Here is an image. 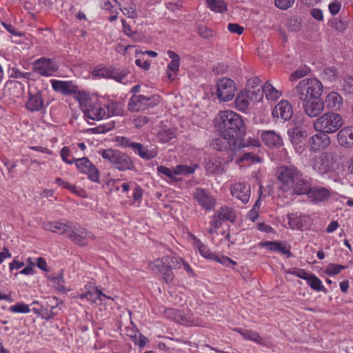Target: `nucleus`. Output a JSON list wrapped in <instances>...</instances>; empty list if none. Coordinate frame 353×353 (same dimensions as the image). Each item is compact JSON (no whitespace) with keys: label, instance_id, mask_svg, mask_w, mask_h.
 I'll list each match as a JSON object with an SVG mask.
<instances>
[{"label":"nucleus","instance_id":"obj_61","mask_svg":"<svg viewBox=\"0 0 353 353\" xmlns=\"http://www.w3.org/2000/svg\"><path fill=\"white\" fill-rule=\"evenodd\" d=\"M288 272L305 281H307L308 279V277L310 276V274H308L305 270L301 268H296L292 271H289Z\"/></svg>","mask_w":353,"mask_h":353},{"label":"nucleus","instance_id":"obj_39","mask_svg":"<svg viewBox=\"0 0 353 353\" xmlns=\"http://www.w3.org/2000/svg\"><path fill=\"white\" fill-rule=\"evenodd\" d=\"M263 92L268 99H276L281 94L270 82L267 81L263 85Z\"/></svg>","mask_w":353,"mask_h":353},{"label":"nucleus","instance_id":"obj_56","mask_svg":"<svg viewBox=\"0 0 353 353\" xmlns=\"http://www.w3.org/2000/svg\"><path fill=\"white\" fill-rule=\"evenodd\" d=\"M114 127V121L108 123L107 124L100 125L95 128H92L93 131L97 133H105L111 130Z\"/></svg>","mask_w":353,"mask_h":353},{"label":"nucleus","instance_id":"obj_1","mask_svg":"<svg viewBox=\"0 0 353 353\" xmlns=\"http://www.w3.org/2000/svg\"><path fill=\"white\" fill-rule=\"evenodd\" d=\"M278 181L283 192L291 191L292 195H301L309 179L296 166L285 165L279 169Z\"/></svg>","mask_w":353,"mask_h":353},{"label":"nucleus","instance_id":"obj_44","mask_svg":"<svg viewBox=\"0 0 353 353\" xmlns=\"http://www.w3.org/2000/svg\"><path fill=\"white\" fill-rule=\"evenodd\" d=\"M338 77V71L334 67H329L324 69L322 73V78L323 80L333 82Z\"/></svg>","mask_w":353,"mask_h":353},{"label":"nucleus","instance_id":"obj_26","mask_svg":"<svg viewBox=\"0 0 353 353\" xmlns=\"http://www.w3.org/2000/svg\"><path fill=\"white\" fill-rule=\"evenodd\" d=\"M337 141L339 145L347 148H353V127L342 128L337 134Z\"/></svg>","mask_w":353,"mask_h":353},{"label":"nucleus","instance_id":"obj_53","mask_svg":"<svg viewBox=\"0 0 353 353\" xmlns=\"http://www.w3.org/2000/svg\"><path fill=\"white\" fill-rule=\"evenodd\" d=\"M295 0H274L276 7L281 10H287L292 7Z\"/></svg>","mask_w":353,"mask_h":353},{"label":"nucleus","instance_id":"obj_60","mask_svg":"<svg viewBox=\"0 0 353 353\" xmlns=\"http://www.w3.org/2000/svg\"><path fill=\"white\" fill-rule=\"evenodd\" d=\"M149 119L145 116H139L133 119V123L136 128H140L146 125Z\"/></svg>","mask_w":353,"mask_h":353},{"label":"nucleus","instance_id":"obj_15","mask_svg":"<svg viewBox=\"0 0 353 353\" xmlns=\"http://www.w3.org/2000/svg\"><path fill=\"white\" fill-rule=\"evenodd\" d=\"M221 137L214 139L210 146L217 151H232L236 152L238 149L239 139L225 136L220 134Z\"/></svg>","mask_w":353,"mask_h":353},{"label":"nucleus","instance_id":"obj_18","mask_svg":"<svg viewBox=\"0 0 353 353\" xmlns=\"http://www.w3.org/2000/svg\"><path fill=\"white\" fill-rule=\"evenodd\" d=\"M74 163L77 169L81 172L87 174L92 181H99V170L87 157L76 159Z\"/></svg>","mask_w":353,"mask_h":353},{"label":"nucleus","instance_id":"obj_28","mask_svg":"<svg viewBox=\"0 0 353 353\" xmlns=\"http://www.w3.org/2000/svg\"><path fill=\"white\" fill-rule=\"evenodd\" d=\"M205 169L209 174H220L224 172V163L218 157L209 158L205 163Z\"/></svg>","mask_w":353,"mask_h":353},{"label":"nucleus","instance_id":"obj_51","mask_svg":"<svg viewBox=\"0 0 353 353\" xmlns=\"http://www.w3.org/2000/svg\"><path fill=\"white\" fill-rule=\"evenodd\" d=\"M261 80L258 77L250 78L247 81L245 90H252L256 88H261Z\"/></svg>","mask_w":353,"mask_h":353},{"label":"nucleus","instance_id":"obj_32","mask_svg":"<svg viewBox=\"0 0 353 353\" xmlns=\"http://www.w3.org/2000/svg\"><path fill=\"white\" fill-rule=\"evenodd\" d=\"M165 317L179 322L181 324L192 325V322L189 321L188 318L183 315L179 310L173 308H168L164 310Z\"/></svg>","mask_w":353,"mask_h":353},{"label":"nucleus","instance_id":"obj_29","mask_svg":"<svg viewBox=\"0 0 353 353\" xmlns=\"http://www.w3.org/2000/svg\"><path fill=\"white\" fill-rule=\"evenodd\" d=\"M323 103L324 107L326 106L327 109L337 111L343 105V99L339 93L332 92L326 96Z\"/></svg>","mask_w":353,"mask_h":353},{"label":"nucleus","instance_id":"obj_31","mask_svg":"<svg viewBox=\"0 0 353 353\" xmlns=\"http://www.w3.org/2000/svg\"><path fill=\"white\" fill-rule=\"evenodd\" d=\"M168 57L172 59L168 65V68L170 72H168L169 79H173L174 76L176 74L180 65V57L174 51L168 50L167 52Z\"/></svg>","mask_w":353,"mask_h":353},{"label":"nucleus","instance_id":"obj_55","mask_svg":"<svg viewBox=\"0 0 353 353\" xmlns=\"http://www.w3.org/2000/svg\"><path fill=\"white\" fill-rule=\"evenodd\" d=\"M116 6H118L120 8L121 6V4L117 0H108L102 4L101 7L104 10H110L112 12H114L116 10H113V8Z\"/></svg>","mask_w":353,"mask_h":353},{"label":"nucleus","instance_id":"obj_47","mask_svg":"<svg viewBox=\"0 0 353 353\" xmlns=\"http://www.w3.org/2000/svg\"><path fill=\"white\" fill-rule=\"evenodd\" d=\"M250 97V100L259 101L262 98L263 94H265L263 92V85L261 88H256L252 90H245Z\"/></svg>","mask_w":353,"mask_h":353},{"label":"nucleus","instance_id":"obj_40","mask_svg":"<svg viewBox=\"0 0 353 353\" xmlns=\"http://www.w3.org/2000/svg\"><path fill=\"white\" fill-rule=\"evenodd\" d=\"M291 142L294 145L301 143L306 137V131L299 128H295L291 132Z\"/></svg>","mask_w":353,"mask_h":353},{"label":"nucleus","instance_id":"obj_23","mask_svg":"<svg viewBox=\"0 0 353 353\" xmlns=\"http://www.w3.org/2000/svg\"><path fill=\"white\" fill-rule=\"evenodd\" d=\"M44 106L42 92L41 90H30L28 92V99L26 103V108L30 112L41 110Z\"/></svg>","mask_w":353,"mask_h":353},{"label":"nucleus","instance_id":"obj_30","mask_svg":"<svg viewBox=\"0 0 353 353\" xmlns=\"http://www.w3.org/2000/svg\"><path fill=\"white\" fill-rule=\"evenodd\" d=\"M132 150L136 154L145 160H150L157 155V150H149L148 146H144L143 144L135 142V143L132 145Z\"/></svg>","mask_w":353,"mask_h":353},{"label":"nucleus","instance_id":"obj_16","mask_svg":"<svg viewBox=\"0 0 353 353\" xmlns=\"http://www.w3.org/2000/svg\"><path fill=\"white\" fill-rule=\"evenodd\" d=\"M309 138L308 148L313 152H319L326 150L331 144L330 137L328 134L323 132H316Z\"/></svg>","mask_w":353,"mask_h":353},{"label":"nucleus","instance_id":"obj_62","mask_svg":"<svg viewBox=\"0 0 353 353\" xmlns=\"http://www.w3.org/2000/svg\"><path fill=\"white\" fill-rule=\"evenodd\" d=\"M121 22L123 25V32L124 34L130 38L134 39L137 33L135 32H132L130 25L126 23L125 19H122Z\"/></svg>","mask_w":353,"mask_h":353},{"label":"nucleus","instance_id":"obj_33","mask_svg":"<svg viewBox=\"0 0 353 353\" xmlns=\"http://www.w3.org/2000/svg\"><path fill=\"white\" fill-rule=\"evenodd\" d=\"M250 101L246 91L241 92L235 99V106L238 110L245 112L248 109Z\"/></svg>","mask_w":353,"mask_h":353},{"label":"nucleus","instance_id":"obj_27","mask_svg":"<svg viewBox=\"0 0 353 353\" xmlns=\"http://www.w3.org/2000/svg\"><path fill=\"white\" fill-rule=\"evenodd\" d=\"M261 139L270 148H279L283 145L281 137L273 130L264 131L261 134Z\"/></svg>","mask_w":353,"mask_h":353},{"label":"nucleus","instance_id":"obj_37","mask_svg":"<svg viewBox=\"0 0 353 353\" xmlns=\"http://www.w3.org/2000/svg\"><path fill=\"white\" fill-rule=\"evenodd\" d=\"M307 284L315 291L326 292V289L323 285L322 281L314 274H310Z\"/></svg>","mask_w":353,"mask_h":353},{"label":"nucleus","instance_id":"obj_6","mask_svg":"<svg viewBox=\"0 0 353 353\" xmlns=\"http://www.w3.org/2000/svg\"><path fill=\"white\" fill-rule=\"evenodd\" d=\"M99 153L103 159L111 163L120 171H125L134 168V163L131 158L119 150L110 148L103 150Z\"/></svg>","mask_w":353,"mask_h":353},{"label":"nucleus","instance_id":"obj_59","mask_svg":"<svg viewBox=\"0 0 353 353\" xmlns=\"http://www.w3.org/2000/svg\"><path fill=\"white\" fill-rule=\"evenodd\" d=\"M228 30L232 33L241 35L243 32L244 28L238 23H230L228 25Z\"/></svg>","mask_w":353,"mask_h":353},{"label":"nucleus","instance_id":"obj_14","mask_svg":"<svg viewBox=\"0 0 353 353\" xmlns=\"http://www.w3.org/2000/svg\"><path fill=\"white\" fill-rule=\"evenodd\" d=\"M84 116L92 120H100L105 116V110L98 103L92 102L91 100L80 101Z\"/></svg>","mask_w":353,"mask_h":353},{"label":"nucleus","instance_id":"obj_50","mask_svg":"<svg viewBox=\"0 0 353 353\" xmlns=\"http://www.w3.org/2000/svg\"><path fill=\"white\" fill-rule=\"evenodd\" d=\"M115 142L120 147L124 148H131L132 149V145L135 143L130 139L127 138L125 137H117L115 139Z\"/></svg>","mask_w":353,"mask_h":353},{"label":"nucleus","instance_id":"obj_35","mask_svg":"<svg viewBox=\"0 0 353 353\" xmlns=\"http://www.w3.org/2000/svg\"><path fill=\"white\" fill-rule=\"evenodd\" d=\"M193 239L195 241L194 245L199 250L200 254L204 258L213 260V259L215 257L216 253L212 252L205 245L201 243V241L195 236Z\"/></svg>","mask_w":353,"mask_h":353},{"label":"nucleus","instance_id":"obj_24","mask_svg":"<svg viewBox=\"0 0 353 353\" xmlns=\"http://www.w3.org/2000/svg\"><path fill=\"white\" fill-rule=\"evenodd\" d=\"M53 90L64 95H71L79 92L78 86L71 81L50 80Z\"/></svg>","mask_w":353,"mask_h":353},{"label":"nucleus","instance_id":"obj_46","mask_svg":"<svg viewBox=\"0 0 353 353\" xmlns=\"http://www.w3.org/2000/svg\"><path fill=\"white\" fill-rule=\"evenodd\" d=\"M119 10L128 18L134 19L137 16L136 5L132 2L127 3L124 8H122L121 6Z\"/></svg>","mask_w":353,"mask_h":353},{"label":"nucleus","instance_id":"obj_41","mask_svg":"<svg viewBox=\"0 0 353 353\" xmlns=\"http://www.w3.org/2000/svg\"><path fill=\"white\" fill-rule=\"evenodd\" d=\"M198 165L195 164L192 166L185 165H177L174 167V173L175 175H188L194 172L198 168Z\"/></svg>","mask_w":353,"mask_h":353},{"label":"nucleus","instance_id":"obj_21","mask_svg":"<svg viewBox=\"0 0 353 353\" xmlns=\"http://www.w3.org/2000/svg\"><path fill=\"white\" fill-rule=\"evenodd\" d=\"M305 113L310 117L319 116L324 110V103L319 98L301 102Z\"/></svg>","mask_w":353,"mask_h":353},{"label":"nucleus","instance_id":"obj_9","mask_svg":"<svg viewBox=\"0 0 353 353\" xmlns=\"http://www.w3.org/2000/svg\"><path fill=\"white\" fill-rule=\"evenodd\" d=\"M92 75L97 78L113 79L118 82L123 80L128 75L126 69H117L112 67L97 66L92 71Z\"/></svg>","mask_w":353,"mask_h":353},{"label":"nucleus","instance_id":"obj_54","mask_svg":"<svg viewBox=\"0 0 353 353\" xmlns=\"http://www.w3.org/2000/svg\"><path fill=\"white\" fill-rule=\"evenodd\" d=\"M157 172L159 174H164L172 180L174 179V168L171 170L168 167L160 165L157 167Z\"/></svg>","mask_w":353,"mask_h":353},{"label":"nucleus","instance_id":"obj_42","mask_svg":"<svg viewBox=\"0 0 353 353\" xmlns=\"http://www.w3.org/2000/svg\"><path fill=\"white\" fill-rule=\"evenodd\" d=\"M261 146V141L255 138L248 137L246 139H241L239 138V145L237 150H239L246 147L258 148Z\"/></svg>","mask_w":353,"mask_h":353},{"label":"nucleus","instance_id":"obj_57","mask_svg":"<svg viewBox=\"0 0 353 353\" xmlns=\"http://www.w3.org/2000/svg\"><path fill=\"white\" fill-rule=\"evenodd\" d=\"M61 157L62 160L68 164H72L74 163V161L76 159L73 158L72 159L70 160L68 159V157L70 155V150L68 147L65 146L63 147L61 150Z\"/></svg>","mask_w":353,"mask_h":353},{"label":"nucleus","instance_id":"obj_45","mask_svg":"<svg viewBox=\"0 0 353 353\" xmlns=\"http://www.w3.org/2000/svg\"><path fill=\"white\" fill-rule=\"evenodd\" d=\"M48 279L58 285L59 290H65L63 285L65 281L63 278V270H61L57 276L49 275Z\"/></svg>","mask_w":353,"mask_h":353},{"label":"nucleus","instance_id":"obj_43","mask_svg":"<svg viewBox=\"0 0 353 353\" xmlns=\"http://www.w3.org/2000/svg\"><path fill=\"white\" fill-rule=\"evenodd\" d=\"M108 115L119 116L121 115L123 112V107L121 103L117 102H110L106 105Z\"/></svg>","mask_w":353,"mask_h":353},{"label":"nucleus","instance_id":"obj_25","mask_svg":"<svg viewBox=\"0 0 353 353\" xmlns=\"http://www.w3.org/2000/svg\"><path fill=\"white\" fill-rule=\"evenodd\" d=\"M272 116L281 118L284 121L290 120L292 116V107L291 104L288 101H281L273 109Z\"/></svg>","mask_w":353,"mask_h":353},{"label":"nucleus","instance_id":"obj_64","mask_svg":"<svg viewBox=\"0 0 353 353\" xmlns=\"http://www.w3.org/2000/svg\"><path fill=\"white\" fill-rule=\"evenodd\" d=\"M325 273L328 276H334L339 274V269L337 268V264H329L325 270Z\"/></svg>","mask_w":353,"mask_h":353},{"label":"nucleus","instance_id":"obj_12","mask_svg":"<svg viewBox=\"0 0 353 353\" xmlns=\"http://www.w3.org/2000/svg\"><path fill=\"white\" fill-rule=\"evenodd\" d=\"M236 214L232 208L222 206L217 209L212 216L210 224L215 228H221L223 221L234 222Z\"/></svg>","mask_w":353,"mask_h":353},{"label":"nucleus","instance_id":"obj_10","mask_svg":"<svg viewBox=\"0 0 353 353\" xmlns=\"http://www.w3.org/2000/svg\"><path fill=\"white\" fill-rule=\"evenodd\" d=\"M236 85L234 81L228 78L220 79L216 83L217 97L223 101H229L235 94Z\"/></svg>","mask_w":353,"mask_h":353},{"label":"nucleus","instance_id":"obj_2","mask_svg":"<svg viewBox=\"0 0 353 353\" xmlns=\"http://www.w3.org/2000/svg\"><path fill=\"white\" fill-rule=\"evenodd\" d=\"M215 126L225 136L241 138L246 133V125L241 116L231 110L220 111L215 119Z\"/></svg>","mask_w":353,"mask_h":353},{"label":"nucleus","instance_id":"obj_8","mask_svg":"<svg viewBox=\"0 0 353 353\" xmlns=\"http://www.w3.org/2000/svg\"><path fill=\"white\" fill-rule=\"evenodd\" d=\"M305 187L301 195H307L308 200L314 204L325 202L331 196L330 190L322 186L312 187L310 180Z\"/></svg>","mask_w":353,"mask_h":353},{"label":"nucleus","instance_id":"obj_52","mask_svg":"<svg viewBox=\"0 0 353 353\" xmlns=\"http://www.w3.org/2000/svg\"><path fill=\"white\" fill-rule=\"evenodd\" d=\"M213 261H217L227 267H231L236 264V262L230 258L225 256H219L216 254H215V257L213 259Z\"/></svg>","mask_w":353,"mask_h":353},{"label":"nucleus","instance_id":"obj_63","mask_svg":"<svg viewBox=\"0 0 353 353\" xmlns=\"http://www.w3.org/2000/svg\"><path fill=\"white\" fill-rule=\"evenodd\" d=\"M343 90L349 94H353V76L349 77L345 80Z\"/></svg>","mask_w":353,"mask_h":353},{"label":"nucleus","instance_id":"obj_17","mask_svg":"<svg viewBox=\"0 0 353 353\" xmlns=\"http://www.w3.org/2000/svg\"><path fill=\"white\" fill-rule=\"evenodd\" d=\"M154 97V96L152 97ZM156 104L152 101V97L134 94L128 102V109L131 112L145 111L150 107L153 108Z\"/></svg>","mask_w":353,"mask_h":353},{"label":"nucleus","instance_id":"obj_19","mask_svg":"<svg viewBox=\"0 0 353 353\" xmlns=\"http://www.w3.org/2000/svg\"><path fill=\"white\" fill-rule=\"evenodd\" d=\"M231 194L243 203H247L250 198V185L245 182H238L233 184L230 188Z\"/></svg>","mask_w":353,"mask_h":353},{"label":"nucleus","instance_id":"obj_4","mask_svg":"<svg viewBox=\"0 0 353 353\" xmlns=\"http://www.w3.org/2000/svg\"><path fill=\"white\" fill-rule=\"evenodd\" d=\"M323 92V85L316 79H304L299 81L297 85L292 90L291 97L300 103L316 98H320Z\"/></svg>","mask_w":353,"mask_h":353},{"label":"nucleus","instance_id":"obj_58","mask_svg":"<svg viewBox=\"0 0 353 353\" xmlns=\"http://www.w3.org/2000/svg\"><path fill=\"white\" fill-rule=\"evenodd\" d=\"M333 27L339 32H343L347 28L348 22L345 20L336 19L333 21Z\"/></svg>","mask_w":353,"mask_h":353},{"label":"nucleus","instance_id":"obj_3","mask_svg":"<svg viewBox=\"0 0 353 353\" xmlns=\"http://www.w3.org/2000/svg\"><path fill=\"white\" fill-rule=\"evenodd\" d=\"M46 229L64 235L73 243L79 246L88 245V241L94 238L93 234L85 228L70 221L49 223L46 225Z\"/></svg>","mask_w":353,"mask_h":353},{"label":"nucleus","instance_id":"obj_34","mask_svg":"<svg viewBox=\"0 0 353 353\" xmlns=\"http://www.w3.org/2000/svg\"><path fill=\"white\" fill-rule=\"evenodd\" d=\"M264 245L268 246L269 250L272 251H278L283 254L287 255L288 257H290L292 255L290 249L283 245L281 242L267 241L264 243Z\"/></svg>","mask_w":353,"mask_h":353},{"label":"nucleus","instance_id":"obj_38","mask_svg":"<svg viewBox=\"0 0 353 353\" xmlns=\"http://www.w3.org/2000/svg\"><path fill=\"white\" fill-rule=\"evenodd\" d=\"M208 7L213 12L223 13L227 11V4L220 0H206Z\"/></svg>","mask_w":353,"mask_h":353},{"label":"nucleus","instance_id":"obj_11","mask_svg":"<svg viewBox=\"0 0 353 353\" xmlns=\"http://www.w3.org/2000/svg\"><path fill=\"white\" fill-rule=\"evenodd\" d=\"M58 70L54 61L46 57L36 59L32 63V70L41 76L50 77Z\"/></svg>","mask_w":353,"mask_h":353},{"label":"nucleus","instance_id":"obj_13","mask_svg":"<svg viewBox=\"0 0 353 353\" xmlns=\"http://www.w3.org/2000/svg\"><path fill=\"white\" fill-rule=\"evenodd\" d=\"M192 196L198 205L205 210H210L216 205V199L207 189L203 188H195Z\"/></svg>","mask_w":353,"mask_h":353},{"label":"nucleus","instance_id":"obj_7","mask_svg":"<svg viewBox=\"0 0 353 353\" xmlns=\"http://www.w3.org/2000/svg\"><path fill=\"white\" fill-rule=\"evenodd\" d=\"M180 262L176 258L165 256L154 261L153 270L161 274L163 280L167 283H171L174 279L172 269L176 268Z\"/></svg>","mask_w":353,"mask_h":353},{"label":"nucleus","instance_id":"obj_20","mask_svg":"<svg viewBox=\"0 0 353 353\" xmlns=\"http://www.w3.org/2000/svg\"><path fill=\"white\" fill-rule=\"evenodd\" d=\"M333 167L332 157L328 152H323L315 159L313 168L320 174L330 172Z\"/></svg>","mask_w":353,"mask_h":353},{"label":"nucleus","instance_id":"obj_49","mask_svg":"<svg viewBox=\"0 0 353 353\" xmlns=\"http://www.w3.org/2000/svg\"><path fill=\"white\" fill-rule=\"evenodd\" d=\"M310 68L307 66L304 65L303 67L299 68L294 72H292L290 79L291 81L301 79V78L306 76L307 74H308L310 73Z\"/></svg>","mask_w":353,"mask_h":353},{"label":"nucleus","instance_id":"obj_36","mask_svg":"<svg viewBox=\"0 0 353 353\" xmlns=\"http://www.w3.org/2000/svg\"><path fill=\"white\" fill-rule=\"evenodd\" d=\"M175 136V131L172 129H161L157 132V139L159 142L166 143L174 138Z\"/></svg>","mask_w":353,"mask_h":353},{"label":"nucleus","instance_id":"obj_5","mask_svg":"<svg viewBox=\"0 0 353 353\" xmlns=\"http://www.w3.org/2000/svg\"><path fill=\"white\" fill-rule=\"evenodd\" d=\"M343 123V118L339 114L328 112L322 114L314 121L313 128L316 132L332 134L337 132Z\"/></svg>","mask_w":353,"mask_h":353},{"label":"nucleus","instance_id":"obj_48","mask_svg":"<svg viewBox=\"0 0 353 353\" xmlns=\"http://www.w3.org/2000/svg\"><path fill=\"white\" fill-rule=\"evenodd\" d=\"M9 310L13 313H29L30 309L28 305L23 303H17L15 305H11Z\"/></svg>","mask_w":353,"mask_h":353},{"label":"nucleus","instance_id":"obj_22","mask_svg":"<svg viewBox=\"0 0 353 353\" xmlns=\"http://www.w3.org/2000/svg\"><path fill=\"white\" fill-rule=\"evenodd\" d=\"M232 330L239 333L245 340L251 341L263 347H267L269 345L268 340L262 337L256 331L239 327H234Z\"/></svg>","mask_w":353,"mask_h":353}]
</instances>
